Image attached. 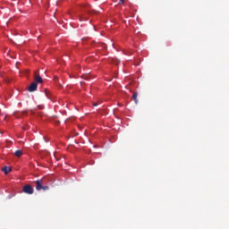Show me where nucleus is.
Listing matches in <instances>:
<instances>
[{"instance_id": "nucleus-1", "label": "nucleus", "mask_w": 229, "mask_h": 229, "mask_svg": "<svg viewBox=\"0 0 229 229\" xmlns=\"http://www.w3.org/2000/svg\"><path fill=\"white\" fill-rule=\"evenodd\" d=\"M22 191L25 194H33V192H34L33 186H31V184H27V185L23 186Z\"/></svg>"}, {"instance_id": "nucleus-2", "label": "nucleus", "mask_w": 229, "mask_h": 229, "mask_svg": "<svg viewBox=\"0 0 229 229\" xmlns=\"http://www.w3.org/2000/svg\"><path fill=\"white\" fill-rule=\"evenodd\" d=\"M35 183H36V191H42V188L44 187L43 186L44 181L42 179L38 180L35 182Z\"/></svg>"}, {"instance_id": "nucleus-3", "label": "nucleus", "mask_w": 229, "mask_h": 229, "mask_svg": "<svg viewBox=\"0 0 229 229\" xmlns=\"http://www.w3.org/2000/svg\"><path fill=\"white\" fill-rule=\"evenodd\" d=\"M37 89H38V84H37V82H32L30 86H29V92H35V90H37Z\"/></svg>"}, {"instance_id": "nucleus-4", "label": "nucleus", "mask_w": 229, "mask_h": 229, "mask_svg": "<svg viewBox=\"0 0 229 229\" xmlns=\"http://www.w3.org/2000/svg\"><path fill=\"white\" fill-rule=\"evenodd\" d=\"M38 72H35V76H34V80L35 82L34 83H42L44 81L42 80V77L40 75H37Z\"/></svg>"}, {"instance_id": "nucleus-5", "label": "nucleus", "mask_w": 229, "mask_h": 229, "mask_svg": "<svg viewBox=\"0 0 229 229\" xmlns=\"http://www.w3.org/2000/svg\"><path fill=\"white\" fill-rule=\"evenodd\" d=\"M13 115L14 117H17V118L22 117V115H26V111H23V112L15 111L13 113Z\"/></svg>"}, {"instance_id": "nucleus-6", "label": "nucleus", "mask_w": 229, "mask_h": 229, "mask_svg": "<svg viewBox=\"0 0 229 229\" xmlns=\"http://www.w3.org/2000/svg\"><path fill=\"white\" fill-rule=\"evenodd\" d=\"M2 171H3V173H4V174H8L9 173L12 172V168H10V167H8V166H4V167L2 168Z\"/></svg>"}, {"instance_id": "nucleus-7", "label": "nucleus", "mask_w": 229, "mask_h": 229, "mask_svg": "<svg viewBox=\"0 0 229 229\" xmlns=\"http://www.w3.org/2000/svg\"><path fill=\"white\" fill-rule=\"evenodd\" d=\"M137 96H138V93L137 92H133L132 94V99L134 101V103L137 105L139 103V100L137 99Z\"/></svg>"}, {"instance_id": "nucleus-8", "label": "nucleus", "mask_w": 229, "mask_h": 229, "mask_svg": "<svg viewBox=\"0 0 229 229\" xmlns=\"http://www.w3.org/2000/svg\"><path fill=\"white\" fill-rule=\"evenodd\" d=\"M15 157H22V150H16L14 152Z\"/></svg>"}, {"instance_id": "nucleus-9", "label": "nucleus", "mask_w": 229, "mask_h": 229, "mask_svg": "<svg viewBox=\"0 0 229 229\" xmlns=\"http://www.w3.org/2000/svg\"><path fill=\"white\" fill-rule=\"evenodd\" d=\"M82 78H84V80H89L90 75H82Z\"/></svg>"}, {"instance_id": "nucleus-10", "label": "nucleus", "mask_w": 229, "mask_h": 229, "mask_svg": "<svg viewBox=\"0 0 229 229\" xmlns=\"http://www.w3.org/2000/svg\"><path fill=\"white\" fill-rule=\"evenodd\" d=\"M41 191H49V186H43Z\"/></svg>"}, {"instance_id": "nucleus-11", "label": "nucleus", "mask_w": 229, "mask_h": 229, "mask_svg": "<svg viewBox=\"0 0 229 229\" xmlns=\"http://www.w3.org/2000/svg\"><path fill=\"white\" fill-rule=\"evenodd\" d=\"M47 98H49V91L47 89L45 90Z\"/></svg>"}, {"instance_id": "nucleus-12", "label": "nucleus", "mask_w": 229, "mask_h": 229, "mask_svg": "<svg viewBox=\"0 0 229 229\" xmlns=\"http://www.w3.org/2000/svg\"><path fill=\"white\" fill-rule=\"evenodd\" d=\"M120 4H124V0H120Z\"/></svg>"}, {"instance_id": "nucleus-13", "label": "nucleus", "mask_w": 229, "mask_h": 229, "mask_svg": "<svg viewBox=\"0 0 229 229\" xmlns=\"http://www.w3.org/2000/svg\"><path fill=\"white\" fill-rule=\"evenodd\" d=\"M80 21H87V19L83 18V17H81L80 18Z\"/></svg>"}, {"instance_id": "nucleus-14", "label": "nucleus", "mask_w": 229, "mask_h": 229, "mask_svg": "<svg viewBox=\"0 0 229 229\" xmlns=\"http://www.w3.org/2000/svg\"><path fill=\"white\" fill-rule=\"evenodd\" d=\"M93 106H98V103H93Z\"/></svg>"}]
</instances>
